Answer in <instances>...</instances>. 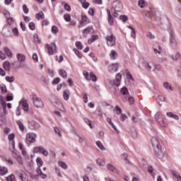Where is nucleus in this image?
I'll return each mask as SVG.
<instances>
[{"label":"nucleus","instance_id":"nucleus-1","mask_svg":"<svg viewBox=\"0 0 181 181\" xmlns=\"http://www.w3.org/2000/svg\"><path fill=\"white\" fill-rule=\"evenodd\" d=\"M151 144L154 148L155 156L156 158L158 159H163V158H165V153H163L162 146H160L159 140H158L156 138H153L151 139Z\"/></svg>","mask_w":181,"mask_h":181},{"label":"nucleus","instance_id":"nucleus-2","mask_svg":"<svg viewBox=\"0 0 181 181\" xmlns=\"http://www.w3.org/2000/svg\"><path fill=\"white\" fill-rule=\"evenodd\" d=\"M30 98L31 99V101H33V104L36 107V108H43V107L45 106L43 101L42 100V99L37 98L36 93H33L30 95Z\"/></svg>","mask_w":181,"mask_h":181},{"label":"nucleus","instance_id":"nucleus-3","mask_svg":"<svg viewBox=\"0 0 181 181\" xmlns=\"http://www.w3.org/2000/svg\"><path fill=\"white\" fill-rule=\"evenodd\" d=\"M139 69H141V70L146 69V70H149L151 71V70H152V62L148 63L146 62V61H145L144 58H141L139 59Z\"/></svg>","mask_w":181,"mask_h":181},{"label":"nucleus","instance_id":"nucleus-4","mask_svg":"<svg viewBox=\"0 0 181 181\" xmlns=\"http://www.w3.org/2000/svg\"><path fill=\"white\" fill-rule=\"evenodd\" d=\"M168 33L170 35V45L173 49H176V47H177V42L175 37V32L171 28H169Z\"/></svg>","mask_w":181,"mask_h":181},{"label":"nucleus","instance_id":"nucleus-5","mask_svg":"<svg viewBox=\"0 0 181 181\" xmlns=\"http://www.w3.org/2000/svg\"><path fill=\"white\" fill-rule=\"evenodd\" d=\"M45 47L47 48L49 56L54 54V53H57V46L54 42H52L51 45L47 44Z\"/></svg>","mask_w":181,"mask_h":181},{"label":"nucleus","instance_id":"nucleus-6","mask_svg":"<svg viewBox=\"0 0 181 181\" xmlns=\"http://www.w3.org/2000/svg\"><path fill=\"white\" fill-rule=\"evenodd\" d=\"M25 142L28 145L36 142V134L35 133H28L25 136Z\"/></svg>","mask_w":181,"mask_h":181},{"label":"nucleus","instance_id":"nucleus-7","mask_svg":"<svg viewBox=\"0 0 181 181\" xmlns=\"http://www.w3.org/2000/svg\"><path fill=\"white\" fill-rule=\"evenodd\" d=\"M122 10V3L117 0L112 3L111 11H115V12H121Z\"/></svg>","mask_w":181,"mask_h":181},{"label":"nucleus","instance_id":"nucleus-8","mask_svg":"<svg viewBox=\"0 0 181 181\" xmlns=\"http://www.w3.org/2000/svg\"><path fill=\"white\" fill-rule=\"evenodd\" d=\"M12 155L15 159H16L17 162L22 165L23 163V160H22V156H21V153L18 151V150H11Z\"/></svg>","mask_w":181,"mask_h":181},{"label":"nucleus","instance_id":"nucleus-9","mask_svg":"<svg viewBox=\"0 0 181 181\" xmlns=\"http://www.w3.org/2000/svg\"><path fill=\"white\" fill-rule=\"evenodd\" d=\"M92 33H94V29L93 28V26H88L82 31V35L83 37H87L88 35H91Z\"/></svg>","mask_w":181,"mask_h":181},{"label":"nucleus","instance_id":"nucleus-10","mask_svg":"<svg viewBox=\"0 0 181 181\" xmlns=\"http://www.w3.org/2000/svg\"><path fill=\"white\" fill-rule=\"evenodd\" d=\"M105 39L107 40V46L112 47L115 45V37H114V35H107Z\"/></svg>","mask_w":181,"mask_h":181},{"label":"nucleus","instance_id":"nucleus-11","mask_svg":"<svg viewBox=\"0 0 181 181\" xmlns=\"http://www.w3.org/2000/svg\"><path fill=\"white\" fill-rule=\"evenodd\" d=\"M155 118L158 124H160L161 125H165V120L163 119V116L162 115V113L159 112H157L155 115Z\"/></svg>","mask_w":181,"mask_h":181},{"label":"nucleus","instance_id":"nucleus-12","mask_svg":"<svg viewBox=\"0 0 181 181\" xmlns=\"http://www.w3.org/2000/svg\"><path fill=\"white\" fill-rule=\"evenodd\" d=\"M118 67H119L118 63L110 64L108 66L109 71H110V73H115L118 71Z\"/></svg>","mask_w":181,"mask_h":181},{"label":"nucleus","instance_id":"nucleus-13","mask_svg":"<svg viewBox=\"0 0 181 181\" xmlns=\"http://www.w3.org/2000/svg\"><path fill=\"white\" fill-rule=\"evenodd\" d=\"M40 127V125L39 124V123L35 122V121H32L29 122L28 124V128L30 129H39V128Z\"/></svg>","mask_w":181,"mask_h":181},{"label":"nucleus","instance_id":"nucleus-14","mask_svg":"<svg viewBox=\"0 0 181 181\" xmlns=\"http://www.w3.org/2000/svg\"><path fill=\"white\" fill-rule=\"evenodd\" d=\"M107 16H108V22L109 24L114 25V17H112V15H111V11L110 9H107Z\"/></svg>","mask_w":181,"mask_h":181},{"label":"nucleus","instance_id":"nucleus-15","mask_svg":"<svg viewBox=\"0 0 181 181\" xmlns=\"http://www.w3.org/2000/svg\"><path fill=\"white\" fill-rule=\"evenodd\" d=\"M3 67L6 71H11V63L8 61H6L3 63Z\"/></svg>","mask_w":181,"mask_h":181},{"label":"nucleus","instance_id":"nucleus-16","mask_svg":"<svg viewBox=\"0 0 181 181\" xmlns=\"http://www.w3.org/2000/svg\"><path fill=\"white\" fill-rule=\"evenodd\" d=\"M22 107L23 110L26 111L27 112L28 111H29V104L28 103V100H23Z\"/></svg>","mask_w":181,"mask_h":181},{"label":"nucleus","instance_id":"nucleus-17","mask_svg":"<svg viewBox=\"0 0 181 181\" xmlns=\"http://www.w3.org/2000/svg\"><path fill=\"white\" fill-rule=\"evenodd\" d=\"M151 70H153V71L154 70H158V71H162V66L160 64H155L153 62H151Z\"/></svg>","mask_w":181,"mask_h":181},{"label":"nucleus","instance_id":"nucleus-18","mask_svg":"<svg viewBox=\"0 0 181 181\" xmlns=\"http://www.w3.org/2000/svg\"><path fill=\"white\" fill-rule=\"evenodd\" d=\"M18 176L23 181H26L28 179V175L23 171L18 172Z\"/></svg>","mask_w":181,"mask_h":181},{"label":"nucleus","instance_id":"nucleus-19","mask_svg":"<svg viewBox=\"0 0 181 181\" xmlns=\"http://www.w3.org/2000/svg\"><path fill=\"white\" fill-rule=\"evenodd\" d=\"M167 117H168L169 118H174V119H177L179 120V117L177 116V115L174 114L172 112H168L166 113Z\"/></svg>","mask_w":181,"mask_h":181},{"label":"nucleus","instance_id":"nucleus-20","mask_svg":"<svg viewBox=\"0 0 181 181\" xmlns=\"http://www.w3.org/2000/svg\"><path fill=\"white\" fill-rule=\"evenodd\" d=\"M16 56H17V60H18V62H21L22 63H23V62L26 60V57L24 54H17Z\"/></svg>","mask_w":181,"mask_h":181},{"label":"nucleus","instance_id":"nucleus-21","mask_svg":"<svg viewBox=\"0 0 181 181\" xmlns=\"http://www.w3.org/2000/svg\"><path fill=\"white\" fill-rule=\"evenodd\" d=\"M4 14L6 16L7 21H11V22H13V18H11V13H9V11H8V10H5L4 11Z\"/></svg>","mask_w":181,"mask_h":181},{"label":"nucleus","instance_id":"nucleus-22","mask_svg":"<svg viewBox=\"0 0 181 181\" xmlns=\"http://www.w3.org/2000/svg\"><path fill=\"white\" fill-rule=\"evenodd\" d=\"M110 59L112 60H115V59H117V57H118V54L117 53V52L115 50H112L110 54Z\"/></svg>","mask_w":181,"mask_h":181},{"label":"nucleus","instance_id":"nucleus-23","mask_svg":"<svg viewBox=\"0 0 181 181\" xmlns=\"http://www.w3.org/2000/svg\"><path fill=\"white\" fill-rule=\"evenodd\" d=\"M52 105L55 106L56 108H58L59 110H62L63 108V104L60 102L54 101L52 102Z\"/></svg>","mask_w":181,"mask_h":181},{"label":"nucleus","instance_id":"nucleus-24","mask_svg":"<svg viewBox=\"0 0 181 181\" xmlns=\"http://www.w3.org/2000/svg\"><path fill=\"white\" fill-rule=\"evenodd\" d=\"M35 18L40 21V19L43 20L45 19V13H43V11H40L35 15Z\"/></svg>","mask_w":181,"mask_h":181},{"label":"nucleus","instance_id":"nucleus-25","mask_svg":"<svg viewBox=\"0 0 181 181\" xmlns=\"http://www.w3.org/2000/svg\"><path fill=\"white\" fill-rule=\"evenodd\" d=\"M171 175H173V176L177 179V181H181V176L180 175L177 174L176 171L171 170Z\"/></svg>","mask_w":181,"mask_h":181},{"label":"nucleus","instance_id":"nucleus-26","mask_svg":"<svg viewBox=\"0 0 181 181\" xmlns=\"http://www.w3.org/2000/svg\"><path fill=\"white\" fill-rule=\"evenodd\" d=\"M17 125H18L20 131L22 132L25 131V126L23 125V122H22L21 120L17 121Z\"/></svg>","mask_w":181,"mask_h":181},{"label":"nucleus","instance_id":"nucleus-27","mask_svg":"<svg viewBox=\"0 0 181 181\" xmlns=\"http://www.w3.org/2000/svg\"><path fill=\"white\" fill-rule=\"evenodd\" d=\"M128 29H131L132 30V33H131V36L132 37H134V39H135V37H136V33L135 31V28H132V26L131 25H127Z\"/></svg>","mask_w":181,"mask_h":181},{"label":"nucleus","instance_id":"nucleus-28","mask_svg":"<svg viewBox=\"0 0 181 181\" xmlns=\"http://www.w3.org/2000/svg\"><path fill=\"white\" fill-rule=\"evenodd\" d=\"M6 173H8V168L5 167H0V175L4 176Z\"/></svg>","mask_w":181,"mask_h":181},{"label":"nucleus","instance_id":"nucleus-29","mask_svg":"<svg viewBox=\"0 0 181 181\" xmlns=\"http://www.w3.org/2000/svg\"><path fill=\"white\" fill-rule=\"evenodd\" d=\"M4 52L6 53V56L8 57L11 58L13 54H12V52L11 51V49H9V48L8 47H4Z\"/></svg>","mask_w":181,"mask_h":181},{"label":"nucleus","instance_id":"nucleus-30","mask_svg":"<svg viewBox=\"0 0 181 181\" xmlns=\"http://www.w3.org/2000/svg\"><path fill=\"white\" fill-rule=\"evenodd\" d=\"M59 74L62 76L63 78H67V72L64 69L59 70Z\"/></svg>","mask_w":181,"mask_h":181},{"label":"nucleus","instance_id":"nucleus-31","mask_svg":"<svg viewBox=\"0 0 181 181\" xmlns=\"http://www.w3.org/2000/svg\"><path fill=\"white\" fill-rule=\"evenodd\" d=\"M70 91L69 90H64V99L66 100V101H67V100H69V98H70Z\"/></svg>","mask_w":181,"mask_h":181},{"label":"nucleus","instance_id":"nucleus-32","mask_svg":"<svg viewBox=\"0 0 181 181\" xmlns=\"http://www.w3.org/2000/svg\"><path fill=\"white\" fill-rule=\"evenodd\" d=\"M97 165H99V166H105V161L101 158H98L96 160Z\"/></svg>","mask_w":181,"mask_h":181},{"label":"nucleus","instance_id":"nucleus-33","mask_svg":"<svg viewBox=\"0 0 181 181\" xmlns=\"http://www.w3.org/2000/svg\"><path fill=\"white\" fill-rule=\"evenodd\" d=\"M5 78H6V81H7L8 83H13L15 81V76H6Z\"/></svg>","mask_w":181,"mask_h":181},{"label":"nucleus","instance_id":"nucleus-34","mask_svg":"<svg viewBox=\"0 0 181 181\" xmlns=\"http://www.w3.org/2000/svg\"><path fill=\"white\" fill-rule=\"evenodd\" d=\"M83 76H84L86 80H88V81H90V80H91V73H90V74H89L88 72L84 71Z\"/></svg>","mask_w":181,"mask_h":181},{"label":"nucleus","instance_id":"nucleus-35","mask_svg":"<svg viewBox=\"0 0 181 181\" xmlns=\"http://www.w3.org/2000/svg\"><path fill=\"white\" fill-rule=\"evenodd\" d=\"M37 165L39 168H41V166H43V160L40 157H38L36 158Z\"/></svg>","mask_w":181,"mask_h":181},{"label":"nucleus","instance_id":"nucleus-36","mask_svg":"<svg viewBox=\"0 0 181 181\" xmlns=\"http://www.w3.org/2000/svg\"><path fill=\"white\" fill-rule=\"evenodd\" d=\"M120 93L123 94V95H127V94H129V92L128 91V88L127 87L122 88Z\"/></svg>","mask_w":181,"mask_h":181},{"label":"nucleus","instance_id":"nucleus-37","mask_svg":"<svg viewBox=\"0 0 181 181\" xmlns=\"http://www.w3.org/2000/svg\"><path fill=\"white\" fill-rule=\"evenodd\" d=\"M64 19L66 21V22H71V16L69 13H66L64 15Z\"/></svg>","mask_w":181,"mask_h":181},{"label":"nucleus","instance_id":"nucleus-38","mask_svg":"<svg viewBox=\"0 0 181 181\" xmlns=\"http://www.w3.org/2000/svg\"><path fill=\"white\" fill-rule=\"evenodd\" d=\"M58 165H59V166L62 168V169L66 170L68 168L67 164H66V163H64V161H59Z\"/></svg>","mask_w":181,"mask_h":181},{"label":"nucleus","instance_id":"nucleus-39","mask_svg":"<svg viewBox=\"0 0 181 181\" xmlns=\"http://www.w3.org/2000/svg\"><path fill=\"white\" fill-rule=\"evenodd\" d=\"M0 90L1 93H8V90L6 89V86H5V84L4 83L0 84Z\"/></svg>","mask_w":181,"mask_h":181},{"label":"nucleus","instance_id":"nucleus-40","mask_svg":"<svg viewBox=\"0 0 181 181\" xmlns=\"http://www.w3.org/2000/svg\"><path fill=\"white\" fill-rule=\"evenodd\" d=\"M42 151H43V147H42V146H36V147L34 148V153H38V152L42 153Z\"/></svg>","mask_w":181,"mask_h":181},{"label":"nucleus","instance_id":"nucleus-41","mask_svg":"<svg viewBox=\"0 0 181 181\" xmlns=\"http://www.w3.org/2000/svg\"><path fill=\"white\" fill-rule=\"evenodd\" d=\"M84 122L90 127V128H91V129H93V122H91V120H90L88 118H85Z\"/></svg>","mask_w":181,"mask_h":181},{"label":"nucleus","instance_id":"nucleus-42","mask_svg":"<svg viewBox=\"0 0 181 181\" xmlns=\"http://www.w3.org/2000/svg\"><path fill=\"white\" fill-rule=\"evenodd\" d=\"M96 145L98 148H100L101 149V151H105V148L104 147V146L103 145V143H101V141H97Z\"/></svg>","mask_w":181,"mask_h":181},{"label":"nucleus","instance_id":"nucleus-43","mask_svg":"<svg viewBox=\"0 0 181 181\" xmlns=\"http://www.w3.org/2000/svg\"><path fill=\"white\" fill-rule=\"evenodd\" d=\"M126 74H127V78L129 80H132V81H134V76H132V74H131V72H129V71H128V69H127V71H126Z\"/></svg>","mask_w":181,"mask_h":181},{"label":"nucleus","instance_id":"nucleus-44","mask_svg":"<svg viewBox=\"0 0 181 181\" xmlns=\"http://www.w3.org/2000/svg\"><path fill=\"white\" fill-rule=\"evenodd\" d=\"M73 51L74 52L75 54L79 58L81 59V57H83V54L80 53V51H78L77 49L74 48L73 49Z\"/></svg>","mask_w":181,"mask_h":181},{"label":"nucleus","instance_id":"nucleus-45","mask_svg":"<svg viewBox=\"0 0 181 181\" xmlns=\"http://www.w3.org/2000/svg\"><path fill=\"white\" fill-rule=\"evenodd\" d=\"M75 45L76 46L77 49H78L79 50H83V44H81V42L77 41V42H76Z\"/></svg>","mask_w":181,"mask_h":181},{"label":"nucleus","instance_id":"nucleus-46","mask_svg":"<svg viewBox=\"0 0 181 181\" xmlns=\"http://www.w3.org/2000/svg\"><path fill=\"white\" fill-rule=\"evenodd\" d=\"M33 39L35 42H37L38 45H40L41 41H40V39H39V35L37 34H34Z\"/></svg>","mask_w":181,"mask_h":181},{"label":"nucleus","instance_id":"nucleus-47","mask_svg":"<svg viewBox=\"0 0 181 181\" xmlns=\"http://www.w3.org/2000/svg\"><path fill=\"white\" fill-rule=\"evenodd\" d=\"M59 83H60V78L57 77L54 78V80L52 82V84L53 86H56V84H59Z\"/></svg>","mask_w":181,"mask_h":181},{"label":"nucleus","instance_id":"nucleus-48","mask_svg":"<svg viewBox=\"0 0 181 181\" xmlns=\"http://www.w3.org/2000/svg\"><path fill=\"white\" fill-rule=\"evenodd\" d=\"M82 7L84 8V9H87L89 6H90V4L87 1H83L82 3Z\"/></svg>","mask_w":181,"mask_h":181},{"label":"nucleus","instance_id":"nucleus-49","mask_svg":"<svg viewBox=\"0 0 181 181\" xmlns=\"http://www.w3.org/2000/svg\"><path fill=\"white\" fill-rule=\"evenodd\" d=\"M107 168L108 170H111V172H115V167L111 164H107Z\"/></svg>","mask_w":181,"mask_h":181},{"label":"nucleus","instance_id":"nucleus-50","mask_svg":"<svg viewBox=\"0 0 181 181\" xmlns=\"http://www.w3.org/2000/svg\"><path fill=\"white\" fill-rule=\"evenodd\" d=\"M119 20L122 21V22H127V21H128V16L126 15H122L119 16Z\"/></svg>","mask_w":181,"mask_h":181},{"label":"nucleus","instance_id":"nucleus-51","mask_svg":"<svg viewBox=\"0 0 181 181\" xmlns=\"http://www.w3.org/2000/svg\"><path fill=\"white\" fill-rule=\"evenodd\" d=\"M138 5L140 8H145V0H139Z\"/></svg>","mask_w":181,"mask_h":181},{"label":"nucleus","instance_id":"nucleus-52","mask_svg":"<svg viewBox=\"0 0 181 181\" xmlns=\"http://www.w3.org/2000/svg\"><path fill=\"white\" fill-rule=\"evenodd\" d=\"M52 33L54 34V35H56L57 33V32H59V28H57L55 25H53L52 27Z\"/></svg>","mask_w":181,"mask_h":181},{"label":"nucleus","instance_id":"nucleus-53","mask_svg":"<svg viewBox=\"0 0 181 181\" xmlns=\"http://www.w3.org/2000/svg\"><path fill=\"white\" fill-rule=\"evenodd\" d=\"M163 86L165 87V88H166L167 90H173V88H172V86H169V83L168 82H164Z\"/></svg>","mask_w":181,"mask_h":181},{"label":"nucleus","instance_id":"nucleus-54","mask_svg":"<svg viewBox=\"0 0 181 181\" xmlns=\"http://www.w3.org/2000/svg\"><path fill=\"white\" fill-rule=\"evenodd\" d=\"M28 28L29 29H30V30H35V23L33 22L29 23Z\"/></svg>","mask_w":181,"mask_h":181},{"label":"nucleus","instance_id":"nucleus-55","mask_svg":"<svg viewBox=\"0 0 181 181\" xmlns=\"http://www.w3.org/2000/svg\"><path fill=\"white\" fill-rule=\"evenodd\" d=\"M122 159H124V160H127L128 163H129V160H128V154L127 153H124L121 155Z\"/></svg>","mask_w":181,"mask_h":181},{"label":"nucleus","instance_id":"nucleus-56","mask_svg":"<svg viewBox=\"0 0 181 181\" xmlns=\"http://www.w3.org/2000/svg\"><path fill=\"white\" fill-rule=\"evenodd\" d=\"M90 80L94 82L97 81V76H95L93 72H90Z\"/></svg>","mask_w":181,"mask_h":181},{"label":"nucleus","instance_id":"nucleus-57","mask_svg":"<svg viewBox=\"0 0 181 181\" xmlns=\"http://www.w3.org/2000/svg\"><path fill=\"white\" fill-rule=\"evenodd\" d=\"M64 9H66V11H68V12H70V11H71V7L67 3L64 4Z\"/></svg>","mask_w":181,"mask_h":181},{"label":"nucleus","instance_id":"nucleus-58","mask_svg":"<svg viewBox=\"0 0 181 181\" xmlns=\"http://www.w3.org/2000/svg\"><path fill=\"white\" fill-rule=\"evenodd\" d=\"M23 11L24 13H29V8L26 6V4L23 5Z\"/></svg>","mask_w":181,"mask_h":181},{"label":"nucleus","instance_id":"nucleus-59","mask_svg":"<svg viewBox=\"0 0 181 181\" xmlns=\"http://www.w3.org/2000/svg\"><path fill=\"white\" fill-rule=\"evenodd\" d=\"M171 57L173 60H177L178 59L180 58V54L177 53L175 55H172Z\"/></svg>","mask_w":181,"mask_h":181},{"label":"nucleus","instance_id":"nucleus-60","mask_svg":"<svg viewBox=\"0 0 181 181\" xmlns=\"http://www.w3.org/2000/svg\"><path fill=\"white\" fill-rule=\"evenodd\" d=\"M115 110H116V112L118 115H119V114H122V110L120 109V107H119L118 105L115 106Z\"/></svg>","mask_w":181,"mask_h":181},{"label":"nucleus","instance_id":"nucleus-61","mask_svg":"<svg viewBox=\"0 0 181 181\" xmlns=\"http://www.w3.org/2000/svg\"><path fill=\"white\" fill-rule=\"evenodd\" d=\"M88 19V18H87V16H82V21H81L80 24L83 25V23H84V22H87Z\"/></svg>","mask_w":181,"mask_h":181},{"label":"nucleus","instance_id":"nucleus-62","mask_svg":"<svg viewBox=\"0 0 181 181\" xmlns=\"http://www.w3.org/2000/svg\"><path fill=\"white\" fill-rule=\"evenodd\" d=\"M8 141H13V139H15V134H10L8 136Z\"/></svg>","mask_w":181,"mask_h":181},{"label":"nucleus","instance_id":"nucleus-63","mask_svg":"<svg viewBox=\"0 0 181 181\" xmlns=\"http://www.w3.org/2000/svg\"><path fill=\"white\" fill-rule=\"evenodd\" d=\"M12 32L13 33V35L15 36H19V31L18 30V29L16 28H14L13 30H12Z\"/></svg>","mask_w":181,"mask_h":181},{"label":"nucleus","instance_id":"nucleus-64","mask_svg":"<svg viewBox=\"0 0 181 181\" xmlns=\"http://www.w3.org/2000/svg\"><path fill=\"white\" fill-rule=\"evenodd\" d=\"M13 179H15V175H13V174L8 175V176L6 177V180H7V181H12V180H13Z\"/></svg>","mask_w":181,"mask_h":181}]
</instances>
